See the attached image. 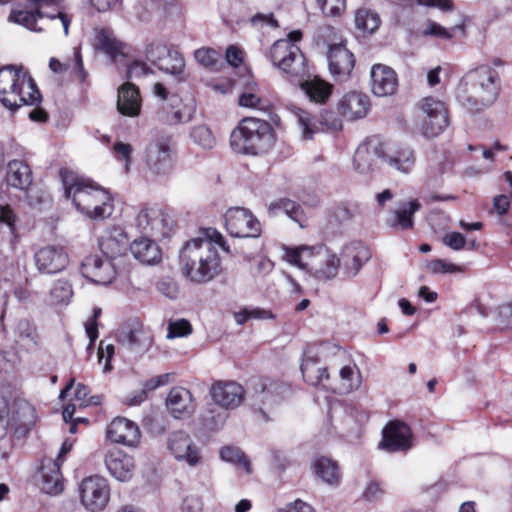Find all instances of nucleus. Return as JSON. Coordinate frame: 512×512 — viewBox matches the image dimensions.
<instances>
[{
	"mask_svg": "<svg viewBox=\"0 0 512 512\" xmlns=\"http://www.w3.org/2000/svg\"><path fill=\"white\" fill-rule=\"evenodd\" d=\"M174 142L171 136H160L149 143L146 163L152 173L166 175L174 167Z\"/></svg>",
	"mask_w": 512,
	"mask_h": 512,
	"instance_id": "obj_10",
	"label": "nucleus"
},
{
	"mask_svg": "<svg viewBox=\"0 0 512 512\" xmlns=\"http://www.w3.org/2000/svg\"><path fill=\"white\" fill-rule=\"evenodd\" d=\"M220 457L223 461L238 465L247 473L251 472L250 462L239 448L225 446L220 450Z\"/></svg>",
	"mask_w": 512,
	"mask_h": 512,
	"instance_id": "obj_50",
	"label": "nucleus"
},
{
	"mask_svg": "<svg viewBox=\"0 0 512 512\" xmlns=\"http://www.w3.org/2000/svg\"><path fill=\"white\" fill-rule=\"evenodd\" d=\"M105 465L110 474L122 482L130 480L135 470L133 457L119 449H113L106 454Z\"/></svg>",
	"mask_w": 512,
	"mask_h": 512,
	"instance_id": "obj_29",
	"label": "nucleus"
},
{
	"mask_svg": "<svg viewBox=\"0 0 512 512\" xmlns=\"http://www.w3.org/2000/svg\"><path fill=\"white\" fill-rule=\"evenodd\" d=\"M167 449L174 459L188 466L200 464L202 456L190 435L182 430L172 432L167 439Z\"/></svg>",
	"mask_w": 512,
	"mask_h": 512,
	"instance_id": "obj_14",
	"label": "nucleus"
},
{
	"mask_svg": "<svg viewBox=\"0 0 512 512\" xmlns=\"http://www.w3.org/2000/svg\"><path fill=\"white\" fill-rule=\"evenodd\" d=\"M227 411L228 410L220 408L217 405L208 407L202 416L204 424L209 429H219L225 424L228 418Z\"/></svg>",
	"mask_w": 512,
	"mask_h": 512,
	"instance_id": "obj_51",
	"label": "nucleus"
},
{
	"mask_svg": "<svg viewBox=\"0 0 512 512\" xmlns=\"http://www.w3.org/2000/svg\"><path fill=\"white\" fill-rule=\"evenodd\" d=\"M225 225L233 237L257 238L261 234L260 222L248 209L242 207H233L226 212Z\"/></svg>",
	"mask_w": 512,
	"mask_h": 512,
	"instance_id": "obj_12",
	"label": "nucleus"
},
{
	"mask_svg": "<svg viewBox=\"0 0 512 512\" xmlns=\"http://www.w3.org/2000/svg\"><path fill=\"white\" fill-rule=\"evenodd\" d=\"M94 46L112 60H115L119 55H124V44L116 39L113 32L107 29L96 30Z\"/></svg>",
	"mask_w": 512,
	"mask_h": 512,
	"instance_id": "obj_35",
	"label": "nucleus"
},
{
	"mask_svg": "<svg viewBox=\"0 0 512 512\" xmlns=\"http://www.w3.org/2000/svg\"><path fill=\"white\" fill-rule=\"evenodd\" d=\"M370 108L369 97L361 92L352 91L342 96L337 103L338 114L348 120L364 118Z\"/></svg>",
	"mask_w": 512,
	"mask_h": 512,
	"instance_id": "obj_25",
	"label": "nucleus"
},
{
	"mask_svg": "<svg viewBox=\"0 0 512 512\" xmlns=\"http://www.w3.org/2000/svg\"><path fill=\"white\" fill-rule=\"evenodd\" d=\"M341 260L340 269L346 278L355 277L361 270L363 264L367 262L371 253L369 249L361 243H350L345 245L340 255Z\"/></svg>",
	"mask_w": 512,
	"mask_h": 512,
	"instance_id": "obj_20",
	"label": "nucleus"
},
{
	"mask_svg": "<svg viewBox=\"0 0 512 512\" xmlns=\"http://www.w3.org/2000/svg\"><path fill=\"white\" fill-rule=\"evenodd\" d=\"M7 183L15 188L24 190L32 183V176L29 166L20 160H13L8 163Z\"/></svg>",
	"mask_w": 512,
	"mask_h": 512,
	"instance_id": "obj_37",
	"label": "nucleus"
},
{
	"mask_svg": "<svg viewBox=\"0 0 512 512\" xmlns=\"http://www.w3.org/2000/svg\"><path fill=\"white\" fill-rule=\"evenodd\" d=\"M442 243L454 251H460L465 248L466 237L460 232H448L442 238Z\"/></svg>",
	"mask_w": 512,
	"mask_h": 512,
	"instance_id": "obj_57",
	"label": "nucleus"
},
{
	"mask_svg": "<svg viewBox=\"0 0 512 512\" xmlns=\"http://www.w3.org/2000/svg\"><path fill=\"white\" fill-rule=\"evenodd\" d=\"M268 213L270 216H278L280 213H284L293 221L297 222L303 227V211L300 205L294 201L286 198L276 200L268 206Z\"/></svg>",
	"mask_w": 512,
	"mask_h": 512,
	"instance_id": "obj_42",
	"label": "nucleus"
},
{
	"mask_svg": "<svg viewBox=\"0 0 512 512\" xmlns=\"http://www.w3.org/2000/svg\"><path fill=\"white\" fill-rule=\"evenodd\" d=\"M73 54V65L63 64L58 59L51 58L49 61V67L55 73H62L71 68L72 72L76 75L77 79L83 82L87 77V73L83 67V61L80 50L78 48H74Z\"/></svg>",
	"mask_w": 512,
	"mask_h": 512,
	"instance_id": "obj_46",
	"label": "nucleus"
},
{
	"mask_svg": "<svg viewBox=\"0 0 512 512\" xmlns=\"http://www.w3.org/2000/svg\"><path fill=\"white\" fill-rule=\"evenodd\" d=\"M9 399V418L11 419L12 429L15 432L26 433L36 423L35 407L26 399L16 397Z\"/></svg>",
	"mask_w": 512,
	"mask_h": 512,
	"instance_id": "obj_21",
	"label": "nucleus"
},
{
	"mask_svg": "<svg viewBox=\"0 0 512 512\" xmlns=\"http://www.w3.org/2000/svg\"><path fill=\"white\" fill-rule=\"evenodd\" d=\"M192 333L191 324L185 319H179L176 321H171L168 324V333L167 338H179L186 337Z\"/></svg>",
	"mask_w": 512,
	"mask_h": 512,
	"instance_id": "obj_55",
	"label": "nucleus"
},
{
	"mask_svg": "<svg viewBox=\"0 0 512 512\" xmlns=\"http://www.w3.org/2000/svg\"><path fill=\"white\" fill-rule=\"evenodd\" d=\"M60 466L61 463L52 459H48L43 463L40 471V488L46 494L57 495L62 492L63 481Z\"/></svg>",
	"mask_w": 512,
	"mask_h": 512,
	"instance_id": "obj_33",
	"label": "nucleus"
},
{
	"mask_svg": "<svg viewBox=\"0 0 512 512\" xmlns=\"http://www.w3.org/2000/svg\"><path fill=\"white\" fill-rule=\"evenodd\" d=\"M132 224L142 234L165 238L172 230L173 221L161 208L143 206L135 210Z\"/></svg>",
	"mask_w": 512,
	"mask_h": 512,
	"instance_id": "obj_7",
	"label": "nucleus"
},
{
	"mask_svg": "<svg viewBox=\"0 0 512 512\" xmlns=\"http://www.w3.org/2000/svg\"><path fill=\"white\" fill-rule=\"evenodd\" d=\"M340 389L343 392H351L358 389L361 384L360 371L356 365H347L340 369Z\"/></svg>",
	"mask_w": 512,
	"mask_h": 512,
	"instance_id": "obj_47",
	"label": "nucleus"
},
{
	"mask_svg": "<svg viewBox=\"0 0 512 512\" xmlns=\"http://www.w3.org/2000/svg\"><path fill=\"white\" fill-rule=\"evenodd\" d=\"M238 103L241 107L259 111H267L270 107L269 103L265 99L261 98L259 94V87L253 81L248 82L245 85L244 91L239 96Z\"/></svg>",
	"mask_w": 512,
	"mask_h": 512,
	"instance_id": "obj_43",
	"label": "nucleus"
},
{
	"mask_svg": "<svg viewBox=\"0 0 512 512\" xmlns=\"http://www.w3.org/2000/svg\"><path fill=\"white\" fill-rule=\"evenodd\" d=\"M132 146L124 142H116L113 146V152L118 160L124 161L126 172L129 171L131 163Z\"/></svg>",
	"mask_w": 512,
	"mask_h": 512,
	"instance_id": "obj_58",
	"label": "nucleus"
},
{
	"mask_svg": "<svg viewBox=\"0 0 512 512\" xmlns=\"http://www.w3.org/2000/svg\"><path fill=\"white\" fill-rule=\"evenodd\" d=\"M318 7L325 16L338 17L346 9V0H316Z\"/></svg>",
	"mask_w": 512,
	"mask_h": 512,
	"instance_id": "obj_54",
	"label": "nucleus"
},
{
	"mask_svg": "<svg viewBox=\"0 0 512 512\" xmlns=\"http://www.w3.org/2000/svg\"><path fill=\"white\" fill-rule=\"evenodd\" d=\"M192 141L204 150H210L216 145V138L211 129L206 125H198L190 132Z\"/></svg>",
	"mask_w": 512,
	"mask_h": 512,
	"instance_id": "obj_48",
	"label": "nucleus"
},
{
	"mask_svg": "<svg viewBox=\"0 0 512 512\" xmlns=\"http://www.w3.org/2000/svg\"><path fill=\"white\" fill-rule=\"evenodd\" d=\"M355 26L364 34H372L378 30L381 19L377 12L370 8L361 7L355 11Z\"/></svg>",
	"mask_w": 512,
	"mask_h": 512,
	"instance_id": "obj_44",
	"label": "nucleus"
},
{
	"mask_svg": "<svg viewBox=\"0 0 512 512\" xmlns=\"http://www.w3.org/2000/svg\"><path fill=\"white\" fill-rule=\"evenodd\" d=\"M146 56L159 70L178 77L180 81L185 79V62L178 52L162 45H152L147 49Z\"/></svg>",
	"mask_w": 512,
	"mask_h": 512,
	"instance_id": "obj_17",
	"label": "nucleus"
},
{
	"mask_svg": "<svg viewBox=\"0 0 512 512\" xmlns=\"http://www.w3.org/2000/svg\"><path fill=\"white\" fill-rule=\"evenodd\" d=\"M300 86L315 103H325L332 93V85L317 77L301 82Z\"/></svg>",
	"mask_w": 512,
	"mask_h": 512,
	"instance_id": "obj_40",
	"label": "nucleus"
},
{
	"mask_svg": "<svg viewBox=\"0 0 512 512\" xmlns=\"http://www.w3.org/2000/svg\"><path fill=\"white\" fill-rule=\"evenodd\" d=\"M194 58L204 68L215 70L221 60V54L214 49L202 47L194 52Z\"/></svg>",
	"mask_w": 512,
	"mask_h": 512,
	"instance_id": "obj_52",
	"label": "nucleus"
},
{
	"mask_svg": "<svg viewBox=\"0 0 512 512\" xmlns=\"http://www.w3.org/2000/svg\"><path fill=\"white\" fill-rule=\"evenodd\" d=\"M423 34L426 36L429 35V36L441 37V38H444L447 40H449L453 37V33L451 30H447L440 24L433 22V21H428L426 23L425 28L423 30Z\"/></svg>",
	"mask_w": 512,
	"mask_h": 512,
	"instance_id": "obj_59",
	"label": "nucleus"
},
{
	"mask_svg": "<svg viewBox=\"0 0 512 512\" xmlns=\"http://www.w3.org/2000/svg\"><path fill=\"white\" fill-rule=\"evenodd\" d=\"M8 428L12 429L11 419L9 418V399L0 394V438H2Z\"/></svg>",
	"mask_w": 512,
	"mask_h": 512,
	"instance_id": "obj_56",
	"label": "nucleus"
},
{
	"mask_svg": "<svg viewBox=\"0 0 512 512\" xmlns=\"http://www.w3.org/2000/svg\"><path fill=\"white\" fill-rule=\"evenodd\" d=\"M301 371L304 380L313 385H322L326 389H333L330 385L326 384L325 381L329 380V375L326 368L320 367L312 358H305L301 364Z\"/></svg>",
	"mask_w": 512,
	"mask_h": 512,
	"instance_id": "obj_41",
	"label": "nucleus"
},
{
	"mask_svg": "<svg viewBox=\"0 0 512 512\" xmlns=\"http://www.w3.org/2000/svg\"><path fill=\"white\" fill-rule=\"evenodd\" d=\"M371 91L378 97L393 95L398 87L396 72L384 64H374L370 70Z\"/></svg>",
	"mask_w": 512,
	"mask_h": 512,
	"instance_id": "obj_23",
	"label": "nucleus"
},
{
	"mask_svg": "<svg viewBox=\"0 0 512 512\" xmlns=\"http://www.w3.org/2000/svg\"><path fill=\"white\" fill-rule=\"evenodd\" d=\"M219 249L229 252L223 235L214 228L204 229L182 246L178 257L180 274L197 285L213 281L223 270Z\"/></svg>",
	"mask_w": 512,
	"mask_h": 512,
	"instance_id": "obj_1",
	"label": "nucleus"
},
{
	"mask_svg": "<svg viewBox=\"0 0 512 512\" xmlns=\"http://www.w3.org/2000/svg\"><path fill=\"white\" fill-rule=\"evenodd\" d=\"M316 260L311 276L318 281H330L337 277L341 260L335 252L322 245Z\"/></svg>",
	"mask_w": 512,
	"mask_h": 512,
	"instance_id": "obj_30",
	"label": "nucleus"
},
{
	"mask_svg": "<svg viewBox=\"0 0 512 512\" xmlns=\"http://www.w3.org/2000/svg\"><path fill=\"white\" fill-rule=\"evenodd\" d=\"M385 159L383 145L378 139H369L357 148L353 163L355 169L362 174L373 172L378 167V160Z\"/></svg>",
	"mask_w": 512,
	"mask_h": 512,
	"instance_id": "obj_19",
	"label": "nucleus"
},
{
	"mask_svg": "<svg viewBox=\"0 0 512 512\" xmlns=\"http://www.w3.org/2000/svg\"><path fill=\"white\" fill-rule=\"evenodd\" d=\"M106 433L112 442L126 446H135L140 439L138 425L124 417L114 418L108 425Z\"/></svg>",
	"mask_w": 512,
	"mask_h": 512,
	"instance_id": "obj_24",
	"label": "nucleus"
},
{
	"mask_svg": "<svg viewBox=\"0 0 512 512\" xmlns=\"http://www.w3.org/2000/svg\"><path fill=\"white\" fill-rule=\"evenodd\" d=\"M384 161L391 167L403 174H409L415 165L414 152L402 147L396 151L385 153Z\"/></svg>",
	"mask_w": 512,
	"mask_h": 512,
	"instance_id": "obj_39",
	"label": "nucleus"
},
{
	"mask_svg": "<svg viewBox=\"0 0 512 512\" xmlns=\"http://www.w3.org/2000/svg\"><path fill=\"white\" fill-rule=\"evenodd\" d=\"M278 512H316V510L308 503L296 500L293 503L286 505Z\"/></svg>",
	"mask_w": 512,
	"mask_h": 512,
	"instance_id": "obj_64",
	"label": "nucleus"
},
{
	"mask_svg": "<svg viewBox=\"0 0 512 512\" xmlns=\"http://www.w3.org/2000/svg\"><path fill=\"white\" fill-rule=\"evenodd\" d=\"M127 245V234L117 226L107 228L99 239L101 251L109 258L121 256L127 250Z\"/></svg>",
	"mask_w": 512,
	"mask_h": 512,
	"instance_id": "obj_31",
	"label": "nucleus"
},
{
	"mask_svg": "<svg viewBox=\"0 0 512 512\" xmlns=\"http://www.w3.org/2000/svg\"><path fill=\"white\" fill-rule=\"evenodd\" d=\"M209 394L215 405L225 410H234L245 400V389L236 381L219 380L214 382Z\"/></svg>",
	"mask_w": 512,
	"mask_h": 512,
	"instance_id": "obj_16",
	"label": "nucleus"
},
{
	"mask_svg": "<svg viewBox=\"0 0 512 512\" xmlns=\"http://www.w3.org/2000/svg\"><path fill=\"white\" fill-rule=\"evenodd\" d=\"M421 204L417 200L410 201L407 206L394 210L386 220L390 227L400 228L402 230L413 227V215L420 210Z\"/></svg>",
	"mask_w": 512,
	"mask_h": 512,
	"instance_id": "obj_36",
	"label": "nucleus"
},
{
	"mask_svg": "<svg viewBox=\"0 0 512 512\" xmlns=\"http://www.w3.org/2000/svg\"><path fill=\"white\" fill-rule=\"evenodd\" d=\"M133 257L142 264L153 265L161 260V250L158 245L148 237L135 239L129 246Z\"/></svg>",
	"mask_w": 512,
	"mask_h": 512,
	"instance_id": "obj_34",
	"label": "nucleus"
},
{
	"mask_svg": "<svg viewBox=\"0 0 512 512\" xmlns=\"http://www.w3.org/2000/svg\"><path fill=\"white\" fill-rule=\"evenodd\" d=\"M203 507L202 501L198 496H187L182 502L183 512H201Z\"/></svg>",
	"mask_w": 512,
	"mask_h": 512,
	"instance_id": "obj_62",
	"label": "nucleus"
},
{
	"mask_svg": "<svg viewBox=\"0 0 512 512\" xmlns=\"http://www.w3.org/2000/svg\"><path fill=\"white\" fill-rule=\"evenodd\" d=\"M275 144V133L265 120L246 117L230 134V146L234 152L243 155H261Z\"/></svg>",
	"mask_w": 512,
	"mask_h": 512,
	"instance_id": "obj_4",
	"label": "nucleus"
},
{
	"mask_svg": "<svg viewBox=\"0 0 512 512\" xmlns=\"http://www.w3.org/2000/svg\"><path fill=\"white\" fill-rule=\"evenodd\" d=\"M303 140H312L314 135L322 130L337 131L342 128V121L338 113L323 111L318 119H315L306 110L293 106L290 109Z\"/></svg>",
	"mask_w": 512,
	"mask_h": 512,
	"instance_id": "obj_8",
	"label": "nucleus"
},
{
	"mask_svg": "<svg viewBox=\"0 0 512 512\" xmlns=\"http://www.w3.org/2000/svg\"><path fill=\"white\" fill-rule=\"evenodd\" d=\"M48 18L51 21L56 20L55 16L50 14H46L43 11H40L39 8H34L33 10H14L9 15V21L14 22L16 24L22 25L25 28L35 31L41 32L42 28L37 27L38 19Z\"/></svg>",
	"mask_w": 512,
	"mask_h": 512,
	"instance_id": "obj_38",
	"label": "nucleus"
},
{
	"mask_svg": "<svg viewBox=\"0 0 512 512\" xmlns=\"http://www.w3.org/2000/svg\"><path fill=\"white\" fill-rule=\"evenodd\" d=\"M413 446L411 428L402 421L389 422L382 431V440L379 448L388 452H406Z\"/></svg>",
	"mask_w": 512,
	"mask_h": 512,
	"instance_id": "obj_15",
	"label": "nucleus"
},
{
	"mask_svg": "<svg viewBox=\"0 0 512 512\" xmlns=\"http://www.w3.org/2000/svg\"><path fill=\"white\" fill-rule=\"evenodd\" d=\"M80 499L90 512H100L110 500V487L107 480L100 476H90L79 485Z\"/></svg>",
	"mask_w": 512,
	"mask_h": 512,
	"instance_id": "obj_11",
	"label": "nucleus"
},
{
	"mask_svg": "<svg viewBox=\"0 0 512 512\" xmlns=\"http://www.w3.org/2000/svg\"><path fill=\"white\" fill-rule=\"evenodd\" d=\"M60 177L66 198L82 215L100 221L113 214L114 202L107 190L67 169L60 171Z\"/></svg>",
	"mask_w": 512,
	"mask_h": 512,
	"instance_id": "obj_2",
	"label": "nucleus"
},
{
	"mask_svg": "<svg viewBox=\"0 0 512 512\" xmlns=\"http://www.w3.org/2000/svg\"><path fill=\"white\" fill-rule=\"evenodd\" d=\"M34 262L39 272L54 274L67 267L69 257L62 247L48 245L35 252Z\"/></svg>",
	"mask_w": 512,
	"mask_h": 512,
	"instance_id": "obj_18",
	"label": "nucleus"
},
{
	"mask_svg": "<svg viewBox=\"0 0 512 512\" xmlns=\"http://www.w3.org/2000/svg\"><path fill=\"white\" fill-rule=\"evenodd\" d=\"M142 99L138 88L130 83H124L118 88L117 110L124 116L136 117L140 114Z\"/></svg>",
	"mask_w": 512,
	"mask_h": 512,
	"instance_id": "obj_32",
	"label": "nucleus"
},
{
	"mask_svg": "<svg viewBox=\"0 0 512 512\" xmlns=\"http://www.w3.org/2000/svg\"><path fill=\"white\" fill-rule=\"evenodd\" d=\"M41 94L34 80L21 68L9 65L0 69V102L15 111L22 105H37Z\"/></svg>",
	"mask_w": 512,
	"mask_h": 512,
	"instance_id": "obj_5",
	"label": "nucleus"
},
{
	"mask_svg": "<svg viewBox=\"0 0 512 512\" xmlns=\"http://www.w3.org/2000/svg\"><path fill=\"white\" fill-rule=\"evenodd\" d=\"M15 221L14 211L8 205L0 206V223L7 225L11 233H14Z\"/></svg>",
	"mask_w": 512,
	"mask_h": 512,
	"instance_id": "obj_60",
	"label": "nucleus"
},
{
	"mask_svg": "<svg viewBox=\"0 0 512 512\" xmlns=\"http://www.w3.org/2000/svg\"><path fill=\"white\" fill-rule=\"evenodd\" d=\"M500 88L498 72L490 66H480L463 77L456 97L467 109L479 111L497 100Z\"/></svg>",
	"mask_w": 512,
	"mask_h": 512,
	"instance_id": "obj_3",
	"label": "nucleus"
},
{
	"mask_svg": "<svg viewBox=\"0 0 512 512\" xmlns=\"http://www.w3.org/2000/svg\"><path fill=\"white\" fill-rule=\"evenodd\" d=\"M333 214L339 223H344L360 216L361 207L356 202H344L335 207Z\"/></svg>",
	"mask_w": 512,
	"mask_h": 512,
	"instance_id": "obj_53",
	"label": "nucleus"
},
{
	"mask_svg": "<svg viewBox=\"0 0 512 512\" xmlns=\"http://www.w3.org/2000/svg\"><path fill=\"white\" fill-rule=\"evenodd\" d=\"M322 245L308 246L301 245L297 247H284L283 259L289 264L305 270L311 275L316 259L318 258L319 250Z\"/></svg>",
	"mask_w": 512,
	"mask_h": 512,
	"instance_id": "obj_28",
	"label": "nucleus"
},
{
	"mask_svg": "<svg viewBox=\"0 0 512 512\" xmlns=\"http://www.w3.org/2000/svg\"><path fill=\"white\" fill-rule=\"evenodd\" d=\"M382 494L383 490L376 481H370L363 491V497L370 502L378 500Z\"/></svg>",
	"mask_w": 512,
	"mask_h": 512,
	"instance_id": "obj_61",
	"label": "nucleus"
},
{
	"mask_svg": "<svg viewBox=\"0 0 512 512\" xmlns=\"http://www.w3.org/2000/svg\"><path fill=\"white\" fill-rule=\"evenodd\" d=\"M420 129L424 136L435 137L449 124L445 103L434 97H425L419 104Z\"/></svg>",
	"mask_w": 512,
	"mask_h": 512,
	"instance_id": "obj_9",
	"label": "nucleus"
},
{
	"mask_svg": "<svg viewBox=\"0 0 512 512\" xmlns=\"http://www.w3.org/2000/svg\"><path fill=\"white\" fill-rule=\"evenodd\" d=\"M269 58L274 67L294 78L306 74L305 57L290 40H277L270 47Z\"/></svg>",
	"mask_w": 512,
	"mask_h": 512,
	"instance_id": "obj_6",
	"label": "nucleus"
},
{
	"mask_svg": "<svg viewBox=\"0 0 512 512\" xmlns=\"http://www.w3.org/2000/svg\"><path fill=\"white\" fill-rule=\"evenodd\" d=\"M158 291L170 299H175L178 296V287L175 283L167 280H162L157 284Z\"/></svg>",
	"mask_w": 512,
	"mask_h": 512,
	"instance_id": "obj_63",
	"label": "nucleus"
},
{
	"mask_svg": "<svg viewBox=\"0 0 512 512\" xmlns=\"http://www.w3.org/2000/svg\"><path fill=\"white\" fill-rule=\"evenodd\" d=\"M166 406L176 419L189 418L196 409V404L190 390L184 387H173L166 399Z\"/></svg>",
	"mask_w": 512,
	"mask_h": 512,
	"instance_id": "obj_26",
	"label": "nucleus"
},
{
	"mask_svg": "<svg viewBox=\"0 0 512 512\" xmlns=\"http://www.w3.org/2000/svg\"><path fill=\"white\" fill-rule=\"evenodd\" d=\"M81 273L91 282L100 285L110 284L116 277L112 262L108 259L103 260L97 255L85 258L81 265Z\"/></svg>",
	"mask_w": 512,
	"mask_h": 512,
	"instance_id": "obj_22",
	"label": "nucleus"
},
{
	"mask_svg": "<svg viewBox=\"0 0 512 512\" xmlns=\"http://www.w3.org/2000/svg\"><path fill=\"white\" fill-rule=\"evenodd\" d=\"M73 296L72 285L69 281L59 279L54 282L51 290V302L54 305L68 304Z\"/></svg>",
	"mask_w": 512,
	"mask_h": 512,
	"instance_id": "obj_49",
	"label": "nucleus"
},
{
	"mask_svg": "<svg viewBox=\"0 0 512 512\" xmlns=\"http://www.w3.org/2000/svg\"><path fill=\"white\" fill-rule=\"evenodd\" d=\"M316 474L323 482L337 485L340 480V471L337 463L330 458L321 457L314 464Z\"/></svg>",
	"mask_w": 512,
	"mask_h": 512,
	"instance_id": "obj_45",
	"label": "nucleus"
},
{
	"mask_svg": "<svg viewBox=\"0 0 512 512\" xmlns=\"http://www.w3.org/2000/svg\"><path fill=\"white\" fill-rule=\"evenodd\" d=\"M117 341L127 350L137 354L146 353L153 344L150 332L136 319L130 320L120 327Z\"/></svg>",
	"mask_w": 512,
	"mask_h": 512,
	"instance_id": "obj_13",
	"label": "nucleus"
},
{
	"mask_svg": "<svg viewBox=\"0 0 512 512\" xmlns=\"http://www.w3.org/2000/svg\"><path fill=\"white\" fill-rule=\"evenodd\" d=\"M329 70L337 80L347 78L355 64L353 54L342 44L331 46L328 53Z\"/></svg>",
	"mask_w": 512,
	"mask_h": 512,
	"instance_id": "obj_27",
	"label": "nucleus"
}]
</instances>
